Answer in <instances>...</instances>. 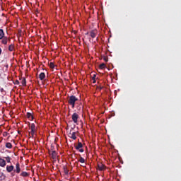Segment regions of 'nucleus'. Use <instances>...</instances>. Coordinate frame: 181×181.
Returning <instances> with one entry per match:
<instances>
[{"mask_svg": "<svg viewBox=\"0 0 181 181\" xmlns=\"http://www.w3.org/2000/svg\"><path fill=\"white\" fill-rule=\"evenodd\" d=\"M76 101H78V98H77L74 95H71L68 99V104H69V105H71L72 108H74Z\"/></svg>", "mask_w": 181, "mask_h": 181, "instance_id": "obj_1", "label": "nucleus"}, {"mask_svg": "<svg viewBox=\"0 0 181 181\" xmlns=\"http://www.w3.org/2000/svg\"><path fill=\"white\" fill-rule=\"evenodd\" d=\"M78 114H77L76 112L74 113L72 115V121L74 124H77V122H78Z\"/></svg>", "mask_w": 181, "mask_h": 181, "instance_id": "obj_2", "label": "nucleus"}, {"mask_svg": "<svg viewBox=\"0 0 181 181\" xmlns=\"http://www.w3.org/2000/svg\"><path fill=\"white\" fill-rule=\"evenodd\" d=\"M14 173H21V164L19 163H17L16 164V169L13 170Z\"/></svg>", "mask_w": 181, "mask_h": 181, "instance_id": "obj_3", "label": "nucleus"}, {"mask_svg": "<svg viewBox=\"0 0 181 181\" xmlns=\"http://www.w3.org/2000/svg\"><path fill=\"white\" fill-rule=\"evenodd\" d=\"M97 33H98V32L97 31V30H92L90 33L89 35L90 36V37H92V39L95 38V36H97Z\"/></svg>", "mask_w": 181, "mask_h": 181, "instance_id": "obj_4", "label": "nucleus"}, {"mask_svg": "<svg viewBox=\"0 0 181 181\" xmlns=\"http://www.w3.org/2000/svg\"><path fill=\"white\" fill-rule=\"evenodd\" d=\"M105 165L101 163H98V170H100V171H103V170H105Z\"/></svg>", "mask_w": 181, "mask_h": 181, "instance_id": "obj_5", "label": "nucleus"}, {"mask_svg": "<svg viewBox=\"0 0 181 181\" xmlns=\"http://www.w3.org/2000/svg\"><path fill=\"white\" fill-rule=\"evenodd\" d=\"M6 169L8 173H11V172H13L15 167L13 165H6Z\"/></svg>", "mask_w": 181, "mask_h": 181, "instance_id": "obj_6", "label": "nucleus"}, {"mask_svg": "<svg viewBox=\"0 0 181 181\" xmlns=\"http://www.w3.org/2000/svg\"><path fill=\"white\" fill-rule=\"evenodd\" d=\"M1 40V43L3 45H8V40H11V38H8V37H3Z\"/></svg>", "mask_w": 181, "mask_h": 181, "instance_id": "obj_7", "label": "nucleus"}, {"mask_svg": "<svg viewBox=\"0 0 181 181\" xmlns=\"http://www.w3.org/2000/svg\"><path fill=\"white\" fill-rule=\"evenodd\" d=\"M0 166L1 168H5L6 166V161L4 158H0Z\"/></svg>", "mask_w": 181, "mask_h": 181, "instance_id": "obj_8", "label": "nucleus"}, {"mask_svg": "<svg viewBox=\"0 0 181 181\" xmlns=\"http://www.w3.org/2000/svg\"><path fill=\"white\" fill-rule=\"evenodd\" d=\"M49 155H51L52 159H57V153L56 151H52V153H49Z\"/></svg>", "mask_w": 181, "mask_h": 181, "instance_id": "obj_9", "label": "nucleus"}, {"mask_svg": "<svg viewBox=\"0 0 181 181\" xmlns=\"http://www.w3.org/2000/svg\"><path fill=\"white\" fill-rule=\"evenodd\" d=\"M20 176H22L23 177H28V176H30L29 173L26 172V171H23L21 174Z\"/></svg>", "mask_w": 181, "mask_h": 181, "instance_id": "obj_10", "label": "nucleus"}, {"mask_svg": "<svg viewBox=\"0 0 181 181\" xmlns=\"http://www.w3.org/2000/svg\"><path fill=\"white\" fill-rule=\"evenodd\" d=\"M39 78L41 81H43V80H45V78H46V74H45V72H42L40 74Z\"/></svg>", "mask_w": 181, "mask_h": 181, "instance_id": "obj_11", "label": "nucleus"}, {"mask_svg": "<svg viewBox=\"0 0 181 181\" xmlns=\"http://www.w3.org/2000/svg\"><path fill=\"white\" fill-rule=\"evenodd\" d=\"M81 148H83V144L78 141V145L75 146V149H76V151H78V149H81Z\"/></svg>", "mask_w": 181, "mask_h": 181, "instance_id": "obj_12", "label": "nucleus"}, {"mask_svg": "<svg viewBox=\"0 0 181 181\" xmlns=\"http://www.w3.org/2000/svg\"><path fill=\"white\" fill-rule=\"evenodd\" d=\"M26 117L30 121H33V115L30 112H27Z\"/></svg>", "mask_w": 181, "mask_h": 181, "instance_id": "obj_13", "label": "nucleus"}, {"mask_svg": "<svg viewBox=\"0 0 181 181\" xmlns=\"http://www.w3.org/2000/svg\"><path fill=\"white\" fill-rule=\"evenodd\" d=\"M69 138H71V139L76 140L77 139V137L76 136V132L70 133Z\"/></svg>", "mask_w": 181, "mask_h": 181, "instance_id": "obj_14", "label": "nucleus"}, {"mask_svg": "<svg viewBox=\"0 0 181 181\" xmlns=\"http://www.w3.org/2000/svg\"><path fill=\"white\" fill-rule=\"evenodd\" d=\"M5 36V33L4 32V30L0 29V40Z\"/></svg>", "mask_w": 181, "mask_h": 181, "instance_id": "obj_15", "label": "nucleus"}, {"mask_svg": "<svg viewBox=\"0 0 181 181\" xmlns=\"http://www.w3.org/2000/svg\"><path fill=\"white\" fill-rule=\"evenodd\" d=\"M21 84L23 87H25V86H26V78H21Z\"/></svg>", "mask_w": 181, "mask_h": 181, "instance_id": "obj_16", "label": "nucleus"}, {"mask_svg": "<svg viewBox=\"0 0 181 181\" xmlns=\"http://www.w3.org/2000/svg\"><path fill=\"white\" fill-rule=\"evenodd\" d=\"M30 129L31 132H33V131H36V126L35 125L34 123L31 124L30 125Z\"/></svg>", "mask_w": 181, "mask_h": 181, "instance_id": "obj_17", "label": "nucleus"}, {"mask_svg": "<svg viewBox=\"0 0 181 181\" xmlns=\"http://www.w3.org/2000/svg\"><path fill=\"white\" fill-rule=\"evenodd\" d=\"M6 148H8V149H12V144H11L10 142L6 143Z\"/></svg>", "mask_w": 181, "mask_h": 181, "instance_id": "obj_18", "label": "nucleus"}, {"mask_svg": "<svg viewBox=\"0 0 181 181\" xmlns=\"http://www.w3.org/2000/svg\"><path fill=\"white\" fill-rule=\"evenodd\" d=\"M63 169H64V174L65 175H69V169H67V167L66 166H64Z\"/></svg>", "mask_w": 181, "mask_h": 181, "instance_id": "obj_19", "label": "nucleus"}, {"mask_svg": "<svg viewBox=\"0 0 181 181\" xmlns=\"http://www.w3.org/2000/svg\"><path fill=\"white\" fill-rule=\"evenodd\" d=\"M13 49H15V46L13 45H11L8 47L9 52H13Z\"/></svg>", "mask_w": 181, "mask_h": 181, "instance_id": "obj_20", "label": "nucleus"}, {"mask_svg": "<svg viewBox=\"0 0 181 181\" xmlns=\"http://www.w3.org/2000/svg\"><path fill=\"white\" fill-rule=\"evenodd\" d=\"M99 67L101 70H103V69H105L107 66L105 65V64L102 63L101 64H100Z\"/></svg>", "mask_w": 181, "mask_h": 181, "instance_id": "obj_21", "label": "nucleus"}, {"mask_svg": "<svg viewBox=\"0 0 181 181\" xmlns=\"http://www.w3.org/2000/svg\"><path fill=\"white\" fill-rule=\"evenodd\" d=\"M81 163H85L86 160L83 157H80V159L78 160Z\"/></svg>", "mask_w": 181, "mask_h": 181, "instance_id": "obj_22", "label": "nucleus"}, {"mask_svg": "<svg viewBox=\"0 0 181 181\" xmlns=\"http://www.w3.org/2000/svg\"><path fill=\"white\" fill-rule=\"evenodd\" d=\"M5 159L6 160L7 163H11V157H9V156L5 157Z\"/></svg>", "mask_w": 181, "mask_h": 181, "instance_id": "obj_23", "label": "nucleus"}, {"mask_svg": "<svg viewBox=\"0 0 181 181\" xmlns=\"http://www.w3.org/2000/svg\"><path fill=\"white\" fill-rule=\"evenodd\" d=\"M49 67L50 69H54V64L53 62L49 63Z\"/></svg>", "mask_w": 181, "mask_h": 181, "instance_id": "obj_24", "label": "nucleus"}, {"mask_svg": "<svg viewBox=\"0 0 181 181\" xmlns=\"http://www.w3.org/2000/svg\"><path fill=\"white\" fill-rule=\"evenodd\" d=\"M103 60L105 62V63H107L108 62V57H104Z\"/></svg>", "mask_w": 181, "mask_h": 181, "instance_id": "obj_25", "label": "nucleus"}, {"mask_svg": "<svg viewBox=\"0 0 181 181\" xmlns=\"http://www.w3.org/2000/svg\"><path fill=\"white\" fill-rule=\"evenodd\" d=\"M104 88V86H98V90H100V91H101V90H103Z\"/></svg>", "mask_w": 181, "mask_h": 181, "instance_id": "obj_26", "label": "nucleus"}, {"mask_svg": "<svg viewBox=\"0 0 181 181\" xmlns=\"http://www.w3.org/2000/svg\"><path fill=\"white\" fill-rule=\"evenodd\" d=\"M30 134H31L32 138H33V136H35V131H33V132L31 131Z\"/></svg>", "mask_w": 181, "mask_h": 181, "instance_id": "obj_27", "label": "nucleus"}, {"mask_svg": "<svg viewBox=\"0 0 181 181\" xmlns=\"http://www.w3.org/2000/svg\"><path fill=\"white\" fill-rule=\"evenodd\" d=\"M3 136H8V132H4L3 133Z\"/></svg>", "mask_w": 181, "mask_h": 181, "instance_id": "obj_28", "label": "nucleus"}, {"mask_svg": "<svg viewBox=\"0 0 181 181\" xmlns=\"http://www.w3.org/2000/svg\"><path fill=\"white\" fill-rule=\"evenodd\" d=\"M19 81H18V80H16V81H15V84H16L17 86H19Z\"/></svg>", "mask_w": 181, "mask_h": 181, "instance_id": "obj_29", "label": "nucleus"}, {"mask_svg": "<svg viewBox=\"0 0 181 181\" xmlns=\"http://www.w3.org/2000/svg\"><path fill=\"white\" fill-rule=\"evenodd\" d=\"M78 151H79V152H81V153L84 152V149H83V148H79Z\"/></svg>", "mask_w": 181, "mask_h": 181, "instance_id": "obj_30", "label": "nucleus"}, {"mask_svg": "<svg viewBox=\"0 0 181 181\" xmlns=\"http://www.w3.org/2000/svg\"><path fill=\"white\" fill-rule=\"evenodd\" d=\"M0 91H1V93H4V88H1L0 89Z\"/></svg>", "mask_w": 181, "mask_h": 181, "instance_id": "obj_31", "label": "nucleus"}, {"mask_svg": "<svg viewBox=\"0 0 181 181\" xmlns=\"http://www.w3.org/2000/svg\"><path fill=\"white\" fill-rule=\"evenodd\" d=\"M92 81H93V83L95 84V78H93V79H92Z\"/></svg>", "mask_w": 181, "mask_h": 181, "instance_id": "obj_32", "label": "nucleus"}, {"mask_svg": "<svg viewBox=\"0 0 181 181\" xmlns=\"http://www.w3.org/2000/svg\"><path fill=\"white\" fill-rule=\"evenodd\" d=\"M96 76L95 74L93 75V76L92 77V80H93V78H95Z\"/></svg>", "mask_w": 181, "mask_h": 181, "instance_id": "obj_33", "label": "nucleus"}, {"mask_svg": "<svg viewBox=\"0 0 181 181\" xmlns=\"http://www.w3.org/2000/svg\"><path fill=\"white\" fill-rule=\"evenodd\" d=\"M1 53H2V49L0 48V55H1Z\"/></svg>", "mask_w": 181, "mask_h": 181, "instance_id": "obj_34", "label": "nucleus"}, {"mask_svg": "<svg viewBox=\"0 0 181 181\" xmlns=\"http://www.w3.org/2000/svg\"><path fill=\"white\" fill-rule=\"evenodd\" d=\"M12 175H13V176H15V174L13 173Z\"/></svg>", "mask_w": 181, "mask_h": 181, "instance_id": "obj_35", "label": "nucleus"}]
</instances>
